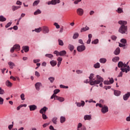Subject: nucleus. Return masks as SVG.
Masks as SVG:
<instances>
[{
	"mask_svg": "<svg viewBox=\"0 0 130 130\" xmlns=\"http://www.w3.org/2000/svg\"><path fill=\"white\" fill-rule=\"evenodd\" d=\"M16 4L18 5L19 6H21L22 5V2L18 1L17 2Z\"/></svg>",
	"mask_w": 130,
	"mask_h": 130,
	"instance_id": "obj_63",
	"label": "nucleus"
},
{
	"mask_svg": "<svg viewBox=\"0 0 130 130\" xmlns=\"http://www.w3.org/2000/svg\"><path fill=\"white\" fill-rule=\"evenodd\" d=\"M76 73L77 74H82L83 73V71L81 70H77Z\"/></svg>",
	"mask_w": 130,
	"mask_h": 130,
	"instance_id": "obj_62",
	"label": "nucleus"
},
{
	"mask_svg": "<svg viewBox=\"0 0 130 130\" xmlns=\"http://www.w3.org/2000/svg\"><path fill=\"white\" fill-rule=\"evenodd\" d=\"M86 49V47L84 45H81L77 47V50L79 52H82V51H84Z\"/></svg>",
	"mask_w": 130,
	"mask_h": 130,
	"instance_id": "obj_7",
	"label": "nucleus"
},
{
	"mask_svg": "<svg viewBox=\"0 0 130 130\" xmlns=\"http://www.w3.org/2000/svg\"><path fill=\"white\" fill-rule=\"evenodd\" d=\"M118 68H120V70L123 72V73L125 72L126 73L130 71L129 66H127L126 64L123 63L122 61H119L118 62Z\"/></svg>",
	"mask_w": 130,
	"mask_h": 130,
	"instance_id": "obj_3",
	"label": "nucleus"
},
{
	"mask_svg": "<svg viewBox=\"0 0 130 130\" xmlns=\"http://www.w3.org/2000/svg\"><path fill=\"white\" fill-rule=\"evenodd\" d=\"M69 48L70 49V50H71V51H73V50H74V46L72 45H69Z\"/></svg>",
	"mask_w": 130,
	"mask_h": 130,
	"instance_id": "obj_44",
	"label": "nucleus"
},
{
	"mask_svg": "<svg viewBox=\"0 0 130 130\" xmlns=\"http://www.w3.org/2000/svg\"><path fill=\"white\" fill-rule=\"evenodd\" d=\"M20 98L21 100H25V94L24 93H22L20 95Z\"/></svg>",
	"mask_w": 130,
	"mask_h": 130,
	"instance_id": "obj_47",
	"label": "nucleus"
},
{
	"mask_svg": "<svg viewBox=\"0 0 130 130\" xmlns=\"http://www.w3.org/2000/svg\"><path fill=\"white\" fill-rule=\"evenodd\" d=\"M11 25H12V22H9L8 23H7L5 27L6 28H9V27H10V26H11Z\"/></svg>",
	"mask_w": 130,
	"mask_h": 130,
	"instance_id": "obj_52",
	"label": "nucleus"
},
{
	"mask_svg": "<svg viewBox=\"0 0 130 130\" xmlns=\"http://www.w3.org/2000/svg\"><path fill=\"white\" fill-rule=\"evenodd\" d=\"M109 79H110V81L109 82H110V84H113V83H114V80H113V78H109Z\"/></svg>",
	"mask_w": 130,
	"mask_h": 130,
	"instance_id": "obj_51",
	"label": "nucleus"
},
{
	"mask_svg": "<svg viewBox=\"0 0 130 130\" xmlns=\"http://www.w3.org/2000/svg\"><path fill=\"white\" fill-rule=\"evenodd\" d=\"M76 104L78 107H84L85 106V102L84 101H81V103H76Z\"/></svg>",
	"mask_w": 130,
	"mask_h": 130,
	"instance_id": "obj_11",
	"label": "nucleus"
},
{
	"mask_svg": "<svg viewBox=\"0 0 130 130\" xmlns=\"http://www.w3.org/2000/svg\"><path fill=\"white\" fill-rule=\"evenodd\" d=\"M80 2H82V0H76L74 2V4L75 5H78V4H79Z\"/></svg>",
	"mask_w": 130,
	"mask_h": 130,
	"instance_id": "obj_53",
	"label": "nucleus"
},
{
	"mask_svg": "<svg viewBox=\"0 0 130 130\" xmlns=\"http://www.w3.org/2000/svg\"><path fill=\"white\" fill-rule=\"evenodd\" d=\"M50 64L52 67H55V65L57 64V62H56V61L52 60L50 61Z\"/></svg>",
	"mask_w": 130,
	"mask_h": 130,
	"instance_id": "obj_25",
	"label": "nucleus"
},
{
	"mask_svg": "<svg viewBox=\"0 0 130 130\" xmlns=\"http://www.w3.org/2000/svg\"><path fill=\"white\" fill-rule=\"evenodd\" d=\"M122 73H123V72H120V73L119 74L118 76V78H120V77H122Z\"/></svg>",
	"mask_w": 130,
	"mask_h": 130,
	"instance_id": "obj_59",
	"label": "nucleus"
},
{
	"mask_svg": "<svg viewBox=\"0 0 130 130\" xmlns=\"http://www.w3.org/2000/svg\"><path fill=\"white\" fill-rule=\"evenodd\" d=\"M100 62L101 63H105L106 62V59L105 58H101L100 59Z\"/></svg>",
	"mask_w": 130,
	"mask_h": 130,
	"instance_id": "obj_32",
	"label": "nucleus"
},
{
	"mask_svg": "<svg viewBox=\"0 0 130 130\" xmlns=\"http://www.w3.org/2000/svg\"><path fill=\"white\" fill-rule=\"evenodd\" d=\"M113 61L116 62V61H118L119 60V57H115L113 59Z\"/></svg>",
	"mask_w": 130,
	"mask_h": 130,
	"instance_id": "obj_38",
	"label": "nucleus"
},
{
	"mask_svg": "<svg viewBox=\"0 0 130 130\" xmlns=\"http://www.w3.org/2000/svg\"><path fill=\"white\" fill-rule=\"evenodd\" d=\"M56 96L57 95L53 93V95L51 96V99H53V98H54V100H56V99H55Z\"/></svg>",
	"mask_w": 130,
	"mask_h": 130,
	"instance_id": "obj_54",
	"label": "nucleus"
},
{
	"mask_svg": "<svg viewBox=\"0 0 130 130\" xmlns=\"http://www.w3.org/2000/svg\"><path fill=\"white\" fill-rule=\"evenodd\" d=\"M5 94V90L0 87V95H4Z\"/></svg>",
	"mask_w": 130,
	"mask_h": 130,
	"instance_id": "obj_41",
	"label": "nucleus"
},
{
	"mask_svg": "<svg viewBox=\"0 0 130 130\" xmlns=\"http://www.w3.org/2000/svg\"><path fill=\"white\" fill-rule=\"evenodd\" d=\"M94 68H95V69H99V68H100V63L99 62H97L94 64Z\"/></svg>",
	"mask_w": 130,
	"mask_h": 130,
	"instance_id": "obj_31",
	"label": "nucleus"
},
{
	"mask_svg": "<svg viewBox=\"0 0 130 130\" xmlns=\"http://www.w3.org/2000/svg\"><path fill=\"white\" fill-rule=\"evenodd\" d=\"M55 99L59 101V102H63V101H64V98L58 96H56Z\"/></svg>",
	"mask_w": 130,
	"mask_h": 130,
	"instance_id": "obj_15",
	"label": "nucleus"
},
{
	"mask_svg": "<svg viewBox=\"0 0 130 130\" xmlns=\"http://www.w3.org/2000/svg\"><path fill=\"white\" fill-rule=\"evenodd\" d=\"M52 5H56V4H59L60 3V0H52Z\"/></svg>",
	"mask_w": 130,
	"mask_h": 130,
	"instance_id": "obj_27",
	"label": "nucleus"
},
{
	"mask_svg": "<svg viewBox=\"0 0 130 130\" xmlns=\"http://www.w3.org/2000/svg\"><path fill=\"white\" fill-rule=\"evenodd\" d=\"M39 14H41V11L39 9H38L36 11L34 12V15H39Z\"/></svg>",
	"mask_w": 130,
	"mask_h": 130,
	"instance_id": "obj_33",
	"label": "nucleus"
},
{
	"mask_svg": "<svg viewBox=\"0 0 130 130\" xmlns=\"http://www.w3.org/2000/svg\"><path fill=\"white\" fill-rule=\"evenodd\" d=\"M114 53L115 55H118V54L120 53V48H119V47L117 48L114 52Z\"/></svg>",
	"mask_w": 130,
	"mask_h": 130,
	"instance_id": "obj_20",
	"label": "nucleus"
},
{
	"mask_svg": "<svg viewBox=\"0 0 130 130\" xmlns=\"http://www.w3.org/2000/svg\"><path fill=\"white\" fill-rule=\"evenodd\" d=\"M8 65L10 67V69H14V67H16V65L15 64V63L12 62V61H10L8 62Z\"/></svg>",
	"mask_w": 130,
	"mask_h": 130,
	"instance_id": "obj_19",
	"label": "nucleus"
},
{
	"mask_svg": "<svg viewBox=\"0 0 130 130\" xmlns=\"http://www.w3.org/2000/svg\"><path fill=\"white\" fill-rule=\"evenodd\" d=\"M49 129L51 130H56V129H54V127H53V126H52V125L50 126Z\"/></svg>",
	"mask_w": 130,
	"mask_h": 130,
	"instance_id": "obj_64",
	"label": "nucleus"
},
{
	"mask_svg": "<svg viewBox=\"0 0 130 130\" xmlns=\"http://www.w3.org/2000/svg\"><path fill=\"white\" fill-rule=\"evenodd\" d=\"M117 38V37H116V36H113L111 37V39L112 40H116Z\"/></svg>",
	"mask_w": 130,
	"mask_h": 130,
	"instance_id": "obj_58",
	"label": "nucleus"
},
{
	"mask_svg": "<svg viewBox=\"0 0 130 130\" xmlns=\"http://www.w3.org/2000/svg\"><path fill=\"white\" fill-rule=\"evenodd\" d=\"M54 54H56V56H63L67 54V52L65 50L58 52V51H55Z\"/></svg>",
	"mask_w": 130,
	"mask_h": 130,
	"instance_id": "obj_4",
	"label": "nucleus"
},
{
	"mask_svg": "<svg viewBox=\"0 0 130 130\" xmlns=\"http://www.w3.org/2000/svg\"><path fill=\"white\" fill-rule=\"evenodd\" d=\"M21 107H23V105H21L19 106L17 108V110H20V109L21 108Z\"/></svg>",
	"mask_w": 130,
	"mask_h": 130,
	"instance_id": "obj_61",
	"label": "nucleus"
},
{
	"mask_svg": "<svg viewBox=\"0 0 130 130\" xmlns=\"http://www.w3.org/2000/svg\"><path fill=\"white\" fill-rule=\"evenodd\" d=\"M117 12L118 14H121V13H123V10H122V8H118Z\"/></svg>",
	"mask_w": 130,
	"mask_h": 130,
	"instance_id": "obj_30",
	"label": "nucleus"
},
{
	"mask_svg": "<svg viewBox=\"0 0 130 130\" xmlns=\"http://www.w3.org/2000/svg\"><path fill=\"white\" fill-rule=\"evenodd\" d=\"M22 49L25 52H28V51H29V46H23Z\"/></svg>",
	"mask_w": 130,
	"mask_h": 130,
	"instance_id": "obj_22",
	"label": "nucleus"
},
{
	"mask_svg": "<svg viewBox=\"0 0 130 130\" xmlns=\"http://www.w3.org/2000/svg\"><path fill=\"white\" fill-rule=\"evenodd\" d=\"M59 87H60V88H61L62 89H69V86H66L62 84H60Z\"/></svg>",
	"mask_w": 130,
	"mask_h": 130,
	"instance_id": "obj_40",
	"label": "nucleus"
},
{
	"mask_svg": "<svg viewBox=\"0 0 130 130\" xmlns=\"http://www.w3.org/2000/svg\"><path fill=\"white\" fill-rule=\"evenodd\" d=\"M119 47H124V46H125V45L124 44L119 43Z\"/></svg>",
	"mask_w": 130,
	"mask_h": 130,
	"instance_id": "obj_60",
	"label": "nucleus"
},
{
	"mask_svg": "<svg viewBox=\"0 0 130 130\" xmlns=\"http://www.w3.org/2000/svg\"><path fill=\"white\" fill-rule=\"evenodd\" d=\"M42 30L44 34L49 33V28L47 26H43Z\"/></svg>",
	"mask_w": 130,
	"mask_h": 130,
	"instance_id": "obj_8",
	"label": "nucleus"
},
{
	"mask_svg": "<svg viewBox=\"0 0 130 130\" xmlns=\"http://www.w3.org/2000/svg\"><path fill=\"white\" fill-rule=\"evenodd\" d=\"M101 111L103 114H105L107 112H108V107L105 105L103 106V107L102 108Z\"/></svg>",
	"mask_w": 130,
	"mask_h": 130,
	"instance_id": "obj_9",
	"label": "nucleus"
},
{
	"mask_svg": "<svg viewBox=\"0 0 130 130\" xmlns=\"http://www.w3.org/2000/svg\"><path fill=\"white\" fill-rule=\"evenodd\" d=\"M84 120H91L92 116L91 115H86L84 117Z\"/></svg>",
	"mask_w": 130,
	"mask_h": 130,
	"instance_id": "obj_12",
	"label": "nucleus"
},
{
	"mask_svg": "<svg viewBox=\"0 0 130 130\" xmlns=\"http://www.w3.org/2000/svg\"><path fill=\"white\" fill-rule=\"evenodd\" d=\"M5 84L7 87H8L9 88H11V87L13 86V83L9 80L6 81Z\"/></svg>",
	"mask_w": 130,
	"mask_h": 130,
	"instance_id": "obj_14",
	"label": "nucleus"
},
{
	"mask_svg": "<svg viewBox=\"0 0 130 130\" xmlns=\"http://www.w3.org/2000/svg\"><path fill=\"white\" fill-rule=\"evenodd\" d=\"M47 110V108L46 107H44L43 108H42L40 110V113L43 114V112H44V113L46 112Z\"/></svg>",
	"mask_w": 130,
	"mask_h": 130,
	"instance_id": "obj_21",
	"label": "nucleus"
},
{
	"mask_svg": "<svg viewBox=\"0 0 130 130\" xmlns=\"http://www.w3.org/2000/svg\"><path fill=\"white\" fill-rule=\"evenodd\" d=\"M39 4V1H36L34 2L32 6L35 7V6H37Z\"/></svg>",
	"mask_w": 130,
	"mask_h": 130,
	"instance_id": "obj_46",
	"label": "nucleus"
},
{
	"mask_svg": "<svg viewBox=\"0 0 130 130\" xmlns=\"http://www.w3.org/2000/svg\"><path fill=\"white\" fill-rule=\"evenodd\" d=\"M59 92H60V90L58 89H56L54 90L53 94H54L55 95H56V94H57L58 93H59Z\"/></svg>",
	"mask_w": 130,
	"mask_h": 130,
	"instance_id": "obj_42",
	"label": "nucleus"
},
{
	"mask_svg": "<svg viewBox=\"0 0 130 130\" xmlns=\"http://www.w3.org/2000/svg\"><path fill=\"white\" fill-rule=\"evenodd\" d=\"M129 96H130V92H127V93H126L125 95H123V100L125 101L127 100V99L129 98Z\"/></svg>",
	"mask_w": 130,
	"mask_h": 130,
	"instance_id": "obj_17",
	"label": "nucleus"
},
{
	"mask_svg": "<svg viewBox=\"0 0 130 130\" xmlns=\"http://www.w3.org/2000/svg\"><path fill=\"white\" fill-rule=\"evenodd\" d=\"M7 21V19L3 16H0V22H5Z\"/></svg>",
	"mask_w": 130,
	"mask_h": 130,
	"instance_id": "obj_26",
	"label": "nucleus"
},
{
	"mask_svg": "<svg viewBox=\"0 0 130 130\" xmlns=\"http://www.w3.org/2000/svg\"><path fill=\"white\" fill-rule=\"evenodd\" d=\"M96 106H99V107H100L101 108H103V106L101 104H96Z\"/></svg>",
	"mask_w": 130,
	"mask_h": 130,
	"instance_id": "obj_57",
	"label": "nucleus"
},
{
	"mask_svg": "<svg viewBox=\"0 0 130 130\" xmlns=\"http://www.w3.org/2000/svg\"><path fill=\"white\" fill-rule=\"evenodd\" d=\"M57 60L58 61L57 67H58V68H59V67L60 66V64L61 63V61H62V58H61L60 57H58L57 59Z\"/></svg>",
	"mask_w": 130,
	"mask_h": 130,
	"instance_id": "obj_13",
	"label": "nucleus"
},
{
	"mask_svg": "<svg viewBox=\"0 0 130 130\" xmlns=\"http://www.w3.org/2000/svg\"><path fill=\"white\" fill-rule=\"evenodd\" d=\"M76 12L78 16H83L84 15V10L82 8H78L76 10Z\"/></svg>",
	"mask_w": 130,
	"mask_h": 130,
	"instance_id": "obj_6",
	"label": "nucleus"
},
{
	"mask_svg": "<svg viewBox=\"0 0 130 130\" xmlns=\"http://www.w3.org/2000/svg\"><path fill=\"white\" fill-rule=\"evenodd\" d=\"M104 84L105 85H110V82L108 81H105L104 82Z\"/></svg>",
	"mask_w": 130,
	"mask_h": 130,
	"instance_id": "obj_55",
	"label": "nucleus"
},
{
	"mask_svg": "<svg viewBox=\"0 0 130 130\" xmlns=\"http://www.w3.org/2000/svg\"><path fill=\"white\" fill-rule=\"evenodd\" d=\"M93 77L94 74H91L89 77L90 85H91V86H93V85H98V84H100V83H102L103 81H104V79L99 75L96 76V80L93 79Z\"/></svg>",
	"mask_w": 130,
	"mask_h": 130,
	"instance_id": "obj_1",
	"label": "nucleus"
},
{
	"mask_svg": "<svg viewBox=\"0 0 130 130\" xmlns=\"http://www.w3.org/2000/svg\"><path fill=\"white\" fill-rule=\"evenodd\" d=\"M35 75L36 76V77H37V78H39V77H40V74L37 71L35 72Z\"/></svg>",
	"mask_w": 130,
	"mask_h": 130,
	"instance_id": "obj_49",
	"label": "nucleus"
},
{
	"mask_svg": "<svg viewBox=\"0 0 130 130\" xmlns=\"http://www.w3.org/2000/svg\"><path fill=\"white\" fill-rule=\"evenodd\" d=\"M118 23L120 25H121L119 28V32L121 33V34H127V26H125L127 24V22L120 20Z\"/></svg>",
	"mask_w": 130,
	"mask_h": 130,
	"instance_id": "obj_2",
	"label": "nucleus"
},
{
	"mask_svg": "<svg viewBox=\"0 0 130 130\" xmlns=\"http://www.w3.org/2000/svg\"><path fill=\"white\" fill-rule=\"evenodd\" d=\"M20 8H21V6H12V11L13 12H15V11H16V10H18V9H20Z\"/></svg>",
	"mask_w": 130,
	"mask_h": 130,
	"instance_id": "obj_24",
	"label": "nucleus"
},
{
	"mask_svg": "<svg viewBox=\"0 0 130 130\" xmlns=\"http://www.w3.org/2000/svg\"><path fill=\"white\" fill-rule=\"evenodd\" d=\"M45 56H46V57H48L49 58H52V57H53V55L51 54H46Z\"/></svg>",
	"mask_w": 130,
	"mask_h": 130,
	"instance_id": "obj_37",
	"label": "nucleus"
},
{
	"mask_svg": "<svg viewBox=\"0 0 130 130\" xmlns=\"http://www.w3.org/2000/svg\"><path fill=\"white\" fill-rule=\"evenodd\" d=\"M52 122L54 123V124H57V117H55L52 118Z\"/></svg>",
	"mask_w": 130,
	"mask_h": 130,
	"instance_id": "obj_23",
	"label": "nucleus"
},
{
	"mask_svg": "<svg viewBox=\"0 0 130 130\" xmlns=\"http://www.w3.org/2000/svg\"><path fill=\"white\" fill-rule=\"evenodd\" d=\"M41 83L40 82H37V83H36L35 87L38 91H39V90H40V86H41Z\"/></svg>",
	"mask_w": 130,
	"mask_h": 130,
	"instance_id": "obj_18",
	"label": "nucleus"
},
{
	"mask_svg": "<svg viewBox=\"0 0 130 130\" xmlns=\"http://www.w3.org/2000/svg\"><path fill=\"white\" fill-rule=\"evenodd\" d=\"M99 42V40L95 39L94 41H93L91 43L92 44H97Z\"/></svg>",
	"mask_w": 130,
	"mask_h": 130,
	"instance_id": "obj_39",
	"label": "nucleus"
},
{
	"mask_svg": "<svg viewBox=\"0 0 130 130\" xmlns=\"http://www.w3.org/2000/svg\"><path fill=\"white\" fill-rule=\"evenodd\" d=\"M54 26H55V27L57 29H59L60 26H59V25H58V24L57 23H54Z\"/></svg>",
	"mask_w": 130,
	"mask_h": 130,
	"instance_id": "obj_50",
	"label": "nucleus"
},
{
	"mask_svg": "<svg viewBox=\"0 0 130 130\" xmlns=\"http://www.w3.org/2000/svg\"><path fill=\"white\" fill-rule=\"evenodd\" d=\"M78 37H79V33L76 32L74 34L73 38V39H76V38H78Z\"/></svg>",
	"mask_w": 130,
	"mask_h": 130,
	"instance_id": "obj_34",
	"label": "nucleus"
},
{
	"mask_svg": "<svg viewBox=\"0 0 130 130\" xmlns=\"http://www.w3.org/2000/svg\"><path fill=\"white\" fill-rule=\"evenodd\" d=\"M60 119L61 123H63V122H64V121H66V117H64L63 116H61Z\"/></svg>",
	"mask_w": 130,
	"mask_h": 130,
	"instance_id": "obj_28",
	"label": "nucleus"
},
{
	"mask_svg": "<svg viewBox=\"0 0 130 130\" xmlns=\"http://www.w3.org/2000/svg\"><path fill=\"white\" fill-rule=\"evenodd\" d=\"M42 118H43V119H47V116H46V115H45V114H42Z\"/></svg>",
	"mask_w": 130,
	"mask_h": 130,
	"instance_id": "obj_56",
	"label": "nucleus"
},
{
	"mask_svg": "<svg viewBox=\"0 0 130 130\" xmlns=\"http://www.w3.org/2000/svg\"><path fill=\"white\" fill-rule=\"evenodd\" d=\"M49 81H50V83H53L54 82V77H50L48 78Z\"/></svg>",
	"mask_w": 130,
	"mask_h": 130,
	"instance_id": "obj_35",
	"label": "nucleus"
},
{
	"mask_svg": "<svg viewBox=\"0 0 130 130\" xmlns=\"http://www.w3.org/2000/svg\"><path fill=\"white\" fill-rule=\"evenodd\" d=\"M114 95H115V96H119V95H120V91L118 90H115Z\"/></svg>",
	"mask_w": 130,
	"mask_h": 130,
	"instance_id": "obj_29",
	"label": "nucleus"
},
{
	"mask_svg": "<svg viewBox=\"0 0 130 130\" xmlns=\"http://www.w3.org/2000/svg\"><path fill=\"white\" fill-rule=\"evenodd\" d=\"M58 41L59 45H60V46H63V42L62 41V40L60 39H58Z\"/></svg>",
	"mask_w": 130,
	"mask_h": 130,
	"instance_id": "obj_36",
	"label": "nucleus"
},
{
	"mask_svg": "<svg viewBox=\"0 0 130 130\" xmlns=\"http://www.w3.org/2000/svg\"><path fill=\"white\" fill-rule=\"evenodd\" d=\"M90 29V28L87 26H86V27H82L81 30H80V32L81 33H83V32H86V31H88V30H89Z\"/></svg>",
	"mask_w": 130,
	"mask_h": 130,
	"instance_id": "obj_16",
	"label": "nucleus"
},
{
	"mask_svg": "<svg viewBox=\"0 0 130 130\" xmlns=\"http://www.w3.org/2000/svg\"><path fill=\"white\" fill-rule=\"evenodd\" d=\"M120 42H121V43H123V44H126V39H122L120 41Z\"/></svg>",
	"mask_w": 130,
	"mask_h": 130,
	"instance_id": "obj_43",
	"label": "nucleus"
},
{
	"mask_svg": "<svg viewBox=\"0 0 130 130\" xmlns=\"http://www.w3.org/2000/svg\"><path fill=\"white\" fill-rule=\"evenodd\" d=\"M16 50V51H19L20 50V45L19 44H16L15 45L13 48H11L10 51L12 53L14 52Z\"/></svg>",
	"mask_w": 130,
	"mask_h": 130,
	"instance_id": "obj_5",
	"label": "nucleus"
},
{
	"mask_svg": "<svg viewBox=\"0 0 130 130\" xmlns=\"http://www.w3.org/2000/svg\"><path fill=\"white\" fill-rule=\"evenodd\" d=\"M41 30H42V28H41V27H40L39 28H36L35 29V31L36 32H37V33H39V32H41Z\"/></svg>",
	"mask_w": 130,
	"mask_h": 130,
	"instance_id": "obj_45",
	"label": "nucleus"
},
{
	"mask_svg": "<svg viewBox=\"0 0 130 130\" xmlns=\"http://www.w3.org/2000/svg\"><path fill=\"white\" fill-rule=\"evenodd\" d=\"M30 111H34L37 109V106L35 105H30L28 106Z\"/></svg>",
	"mask_w": 130,
	"mask_h": 130,
	"instance_id": "obj_10",
	"label": "nucleus"
},
{
	"mask_svg": "<svg viewBox=\"0 0 130 130\" xmlns=\"http://www.w3.org/2000/svg\"><path fill=\"white\" fill-rule=\"evenodd\" d=\"M4 104V99L0 96V105Z\"/></svg>",
	"mask_w": 130,
	"mask_h": 130,
	"instance_id": "obj_48",
	"label": "nucleus"
}]
</instances>
